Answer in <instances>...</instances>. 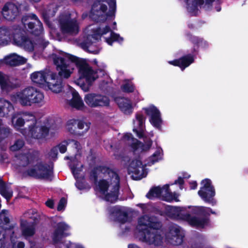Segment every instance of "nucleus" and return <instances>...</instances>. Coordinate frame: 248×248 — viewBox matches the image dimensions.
I'll return each mask as SVG.
<instances>
[{
	"label": "nucleus",
	"instance_id": "26",
	"mask_svg": "<svg viewBox=\"0 0 248 248\" xmlns=\"http://www.w3.org/2000/svg\"><path fill=\"white\" fill-rule=\"evenodd\" d=\"M69 226L64 222H60L57 225L52 238L55 242L58 241L64 235V232L67 230Z\"/></svg>",
	"mask_w": 248,
	"mask_h": 248
},
{
	"label": "nucleus",
	"instance_id": "24",
	"mask_svg": "<svg viewBox=\"0 0 248 248\" xmlns=\"http://www.w3.org/2000/svg\"><path fill=\"white\" fill-rule=\"evenodd\" d=\"M128 210L124 207H115L113 214L116 217V220L118 222L124 223L128 220Z\"/></svg>",
	"mask_w": 248,
	"mask_h": 248
},
{
	"label": "nucleus",
	"instance_id": "14",
	"mask_svg": "<svg viewBox=\"0 0 248 248\" xmlns=\"http://www.w3.org/2000/svg\"><path fill=\"white\" fill-rule=\"evenodd\" d=\"M70 167L73 174L76 179V187L79 190L89 189V186L85 185L82 181L83 173L82 171V165L77 160H73L70 164Z\"/></svg>",
	"mask_w": 248,
	"mask_h": 248
},
{
	"label": "nucleus",
	"instance_id": "35",
	"mask_svg": "<svg viewBox=\"0 0 248 248\" xmlns=\"http://www.w3.org/2000/svg\"><path fill=\"white\" fill-rule=\"evenodd\" d=\"M191 41L194 44L203 48L207 47L209 45L208 43L206 41L198 37H192Z\"/></svg>",
	"mask_w": 248,
	"mask_h": 248
},
{
	"label": "nucleus",
	"instance_id": "17",
	"mask_svg": "<svg viewBox=\"0 0 248 248\" xmlns=\"http://www.w3.org/2000/svg\"><path fill=\"white\" fill-rule=\"evenodd\" d=\"M147 115L150 116V122L155 127L160 128L162 121L159 110L154 105H150L144 108Z\"/></svg>",
	"mask_w": 248,
	"mask_h": 248
},
{
	"label": "nucleus",
	"instance_id": "53",
	"mask_svg": "<svg viewBox=\"0 0 248 248\" xmlns=\"http://www.w3.org/2000/svg\"><path fill=\"white\" fill-rule=\"evenodd\" d=\"M93 62L95 63V64H97V61L96 60H94L93 61Z\"/></svg>",
	"mask_w": 248,
	"mask_h": 248
},
{
	"label": "nucleus",
	"instance_id": "32",
	"mask_svg": "<svg viewBox=\"0 0 248 248\" xmlns=\"http://www.w3.org/2000/svg\"><path fill=\"white\" fill-rule=\"evenodd\" d=\"M0 86L2 90H8L11 87L8 76L0 72Z\"/></svg>",
	"mask_w": 248,
	"mask_h": 248
},
{
	"label": "nucleus",
	"instance_id": "11",
	"mask_svg": "<svg viewBox=\"0 0 248 248\" xmlns=\"http://www.w3.org/2000/svg\"><path fill=\"white\" fill-rule=\"evenodd\" d=\"M201 187L198 191V195L205 202L212 206L217 204V201L214 198L216 190L212 185V181L209 179H205L201 183Z\"/></svg>",
	"mask_w": 248,
	"mask_h": 248
},
{
	"label": "nucleus",
	"instance_id": "39",
	"mask_svg": "<svg viewBox=\"0 0 248 248\" xmlns=\"http://www.w3.org/2000/svg\"><path fill=\"white\" fill-rule=\"evenodd\" d=\"M24 145V142L22 140H17L14 144L11 146V150L13 151H16L20 149Z\"/></svg>",
	"mask_w": 248,
	"mask_h": 248
},
{
	"label": "nucleus",
	"instance_id": "5",
	"mask_svg": "<svg viewBox=\"0 0 248 248\" xmlns=\"http://www.w3.org/2000/svg\"><path fill=\"white\" fill-rule=\"evenodd\" d=\"M12 123L14 127L16 130H20L25 124L28 128L22 130L21 132L27 138L41 139L49 135L52 136L57 132L58 128L54 130L52 127L47 128L46 127L40 125L37 122L35 116L30 112H22L15 114L12 117Z\"/></svg>",
	"mask_w": 248,
	"mask_h": 248
},
{
	"label": "nucleus",
	"instance_id": "52",
	"mask_svg": "<svg viewBox=\"0 0 248 248\" xmlns=\"http://www.w3.org/2000/svg\"><path fill=\"white\" fill-rule=\"evenodd\" d=\"M32 0L36 2H37L40 1V0Z\"/></svg>",
	"mask_w": 248,
	"mask_h": 248
},
{
	"label": "nucleus",
	"instance_id": "55",
	"mask_svg": "<svg viewBox=\"0 0 248 248\" xmlns=\"http://www.w3.org/2000/svg\"><path fill=\"white\" fill-rule=\"evenodd\" d=\"M113 24H114V25L115 26H116V22H114Z\"/></svg>",
	"mask_w": 248,
	"mask_h": 248
},
{
	"label": "nucleus",
	"instance_id": "23",
	"mask_svg": "<svg viewBox=\"0 0 248 248\" xmlns=\"http://www.w3.org/2000/svg\"><path fill=\"white\" fill-rule=\"evenodd\" d=\"M193 62V57L192 55H187L178 60L169 61L168 63L174 66H178L183 70Z\"/></svg>",
	"mask_w": 248,
	"mask_h": 248
},
{
	"label": "nucleus",
	"instance_id": "28",
	"mask_svg": "<svg viewBox=\"0 0 248 248\" xmlns=\"http://www.w3.org/2000/svg\"><path fill=\"white\" fill-rule=\"evenodd\" d=\"M163 157V152L162 149L160 147H157L152 155L148 158L147 164L149 166L153 165L162 160Z\"/></svg>",
	"mask_w": 248,
	"mask_h": 248
},
{
	"label": "nucleus",
	"instance_id": "57",
	"mask_svg": "<svg viewBox=\"0 0 248 248\" xmlns=\"http://www.w3.org/2000/svg\"><path fill=\"white\" fill-rule=\"evenodd\" d=\"M50 33H51V34H52V33H53V31H50Z\"/></svg>",
	"mask_w": 248,
	"mask_h": 248
},
{
	"label": "nucleus",
	"instance_id": "4",
	"mask_svg": "<svg viewBox=\"0 0 248 248\" xmlns=\"http://www.w3.org/2000/svg\"><path fill=\"white\" fill-rule=\"evenodd\" d=\"M22 22L24 29H14L12 35L7 29L0 28V45H7L12 39L15 44L28 51L33 49L34 45L31 41L24 37L23 33L28 30L35 35H40L43 31L42 24L33 14L24 16L22 19Z\"/></svg>",
	"mask_w": 248,
	"mask_h": 248
},
{
	"label": "nucleus",
	"instance_id": "36",
	"mask_svg": "<svg viewBox=\"0 0 248 248\" xmlns=\"http://www.w3.org/2000/svg\"><path fill=\"white\" fill-rule=\"evenodd\" d=\"M122 88L124 92L130 93L134 91L135 88L131 81L125 80L122 86Z\"/></svg>",
	"mask_w": 248,
	"mask_h": 248
},
{
	"label": "nucleus",
	"instance_id": "38",
	"mask_svg": "<svg viewBox=\"0 0 248 248\" xmlns=\"http://www.w3.org/2000/svg\"><path fill=\"white\" fill-rule=\"evenodd\" d=\"M77 121L75 120H71L67 122L66 125L67 129L71 133H73L75 131L76 127Z\"/></svg>",
	"mask_w": 248,
	"mask_h": 248
},
{
	"label": "nucleus",
	"instance_id": "3",
	"mask_svg": "<svg viewBox=\"0 0 248 248\" xmlns=\"http://www.w3.org/2000/svg\"><path fill=\"white\" fill-rule=\"evenodd\" d=\"M161 226L160 223L156 218L150 217L147 215L143 216L138 220L136 237L140 241L154 246L160 245L166 239H171L173 245H178L182 242L179 227L177 225L171 226L165 238L164 232L159 229Z\"/></svg>",
	"mask_w": 248,
	"mask_h": 248
},
{
	"label": "nucleus",
	"instance_id": "41",
	"mask_svg": "<svg viewBox=\"0 0 248 248\" xmlns=\"http://www.w3.org/2000/svg\"><path fill=\"white\" fill-rule=\"evenodd\" d=\"M58 154V148H53L48 153V156L50 159H54L57 157Z\"/></svg>",
	"mask_w": 248,
	"mask_h": 248
},
{
	"label": "nucleus",
	"instance_id": "40",
	"mask_svg": "<svg viewBox=\"0 0 248 248\" xmlns=\"http://www.w3.org/2000/svg\"><path fill=\"white\" fill-rule=\"evenodd\" d=\"M77 125L79 129L83 130L85 132L89 128V124L82 121H77Z\"/></svg>",
	"mask_w": 248,
	"mask_h": 248
},
{
	"label": "nucleus",
	"instance_id": "58",
	"mask_svg": "<svg viewBox=\"0 0 248 248\" xmlns=\"http://www.w3.org/2000/svg\"><path fill=\"white\" fill-rule=\"evenodd\" d=\"M96 178L95 177L94 178V181H96Z\"/></svg>",
	"mask_w": 248,
	"mask_h": 248
},
{
	"label": "nucleus",
	"instance_id": "37",
	"mask_svg": "<svg viewBox=\"0 0 248 248\" xmlns=\"http://www.w3.org/2000/svg\"><path fill=\"white\" fill-rule=\"evenodd\" d=\"M61 248H84L82 245L77 244H72L70 241H66L64 243L61 244Z\"/></svg>",
	"mask_w": 248,
	"mask_h": 248
},
{
	"label": "nucleus",
	"instance_id": "18",
	"mask_svg": "<svg viewBox=\"0 0 248 248\" xmlns=\"http://www.w3.org/2000/svg\"><path fill=\"white\" fill-rule=\"evenodd\" d=\"M214 0H185L189 12L195 14L199 8L210 9Z\"/></svg>",
	"mask_w": 248,
	"mask_h": 248
},
{
	"label": "nucleus",
	"instance_id": "2",
	"mask_svg": "<svg viewBox=\"0 0 248 248\" xmlns=\"http://www.w3.org/2000/svg\"><path fill=\"white\" fill-rule=\"evenodd\" d=\"M54 63L57 66L60 76L68 78L73 72L75 63L78 69V78L75 81L84 91L89 90L92 83L97 78V72L87 63L84 59L77 57L65 52L52 55Z\"/></svg>",
	"mask_w": 248,
	"mask_h": 248
},
{
	"label": "nucleus",
	"instance_id": "47",
	"mask_svg": "<svg viewBox=\"0 0 248 248\" xmlns=\"http://www.w3.org/2000/svg\"><path fill=\"white\" fill-rule=\"evenodd\" d=\"M184 183L183 179L182 178H179L177 180L175 181V184H179L180 186L182 185Z\"/></svg>",
	"mask_w": 248,
	"mask_h": 248
},
{
	"label": "nucleus",
	"instance_id": "27",
	"mask_svg": "<svg viewBox=\"0 0 248 248\" xmlns=\"http://www.w3.org/2000/svg\"><path fill=\"white\" fill-rule=\"evenodd\" d=\"M4 62L11 66H16L25 63L26 59L16 54H13L6 57Z\"/></svg>",
	"mask_w": 248,
	"mask_h": 248
},
{
	"label": "nucleus",
	"instance_id": "43",
	"mask_svg": "<svg viewBox=\"0 0 248 248\" xmlns=\"http://www.w3.org/2000/svg\"><path fill=\"white\" fill-rule=\"evenodd\" d=\"M66 204V200L65 198H62L59 202L57 209L58 211H62L64 209Z\"/></svg>",
	"mask_w": 248,
	"mask_h": 248
},
{
	"label": "nucleus",
	"instance_id": "45",
	"mask_svg": "<svg viewBox=\"0 0 248 248\" xmlns=\"http://www.w3.org/2000/svg\"><path fill=\"white\" fill-rule=\"evenodd\" d=\"M189 185L190 189H195L197 187V183L196 181H191L189 182Z\"/></svg>",
	"mask_w": 248,
	"mask_h": 248
},
{
	"label": "nucleus",
	"instance_id": "49",
	"mask_svg": "<svg viewBox=\"0 0 248 248\" xmlns=\"http://www.w3.org/2000/svg\"><path fill=\"white\" fill-rule=\"evenodd\" d=\"M128 248H139V247L134 244H130L128 245Z\"/></svg>",
	"mask_w": 248,
	"mask_h": 248
},
{
	"label": "nucleus",
	"instance_id": "15",
	"mask_svg": "<svg viewBox=\"0 0 248 248\" xmlns=\"http://www.w3.org/2000/svg\"><path fill=\"white\" fill-rule=\"evenodd\" d=\"M128 172L134 180H140L146 176L147 171L140 160H133L128 169Z\"/></svg>",
	"mask_w": 248,
	"mask_h": 248
},
{
	"label": "nucleus",
	"instance_id": "42",
	"mask_svg": "<svg viewBox=\"0 0 248 248\" xmlns=\"http://www.w3.org/2000/svg\"><path fill=\"white\" fill-rule=\"evenodd\" d=\"M34 232L33 227H27L23 229V233L25 236H31Z\"/></svg>",
	"mask_w": 248,
	"mask_h": 248
},
{
	"label": "nucleus",
	"instance_id": "56",
	"mask_svg": "<svg viewBox=\"0 0 248 248\" xmlns=\"http://www.w3.org/2000/svg\"><path fill=\"white\" fill-rule=\"evenodd\" d=\"M5 221L8 222V221H7V218H5Z\"/></svg>",
	"mask_w": 248,
	"mask_h": 248
},
{
	"label": "nucleus",
	"instance_id": "1",
	"mask_svg": "<svg viewBox=\"0 0 248 248\" xmlns=\"http://www.w3.org/2000/svg\"><path fill=\"white\" fill-rule=\"evenodd\" d=\"M116 8V0H99L94 2L90 16L96 23L88 26L83 31L81 46L84 49L93 54L98 53L99 49L96 43L102 36L109 45H112L114 41H123L122 37L111 32L108 27L109 21L114 18Z\"/></svg>",
	"mask_w": 248,
	"mask_h": 248
},
{
	"label": "nucleus",
	"instance_id": "21",
	"mask_svg": "<svg viewBox=\"0 0 248 248\" xmlns=\"http://www.w3.org/2000/svg\"><path fill=\"white\" fill-rule=\"evenodd\" d=\"M145 120L144 116L140 113H137L135 119L133 120V131L137 133L139 138L143 136Z\"/></svg>",
	"mask_w": 248,
	"mask_h": 248
},
{
	"label": "nucleus",
	"instance_id": "51",
	"mask_svg": "<svg viewBox=\"0 0 248 248\" xmlns=\"http://www.w3.org/2000/svg\"><path fill=\"white\" fill-rule=\"evenodd\" d=\"M3 63V61H0V65H1Z\"/></svg>",
	"mask_w": 248,
	"mask_h": 248
},
{
	"label": "nucleus",
	"instance_id": "6",
	"mask_svg": "<svg viewBox=\"0 0 248 248\" xmlns=\"http://www.w3.org/2000/svg\"><path fill=\"white\" fill-rule=\"evenodd\" d=\"M170 211L174 217L187 221L190 225L199 228L207 226L209 219L207 216L216 212L209 207L204 206L170 207Z\"/></svg>",
	"mask_w": 248,
	"mask_h": 248
},
{
	"label": "nucleus",
	"instance_id": "46",
	"mask_svg": "<svg viewBox=\"0 0 248 248\" xmlns=\"http://www.w3.org/2000/svg\"><path fill=\"white\" fill-rule=\"evenodd\" d=\"M46 205L47 206L49 207V208H52L53 207L54 203L53 202L52 200H48L46 203Z\"/></svg>",
	"mask_w": 248,
	"mask_h": 248
},
{
	"label": "nucleus",
	"instance_id": "12",
	"mask_svg": "<svg viewBox=\"0 0 248 248\" xmlns=\"http://www.w3.org/2000/svg\"><path fill=\"white\" fill-rule=\"evenodd\" d=\"M59 23L63 33L76 35L79 31V26L76 18H72L69 14L61 16Z\"/></svg>",
	"mask_w": 248,
	"mask_h": 248
},
{
	"label": "nucleus",
	"instance_id": "13",
	"mask_svg": "<svg viewBox=\"0 0 248 248\" xmlns=\"http://www.w3.org/2000/svg\"><path fill=\"white\" fill-rule=\"evenodd\" d=\"M123 141L131 146L133 151L137 154L148 150L152 144V140H149L143 144L132 137L130 134H125L123 137Z\"/></svg>",
	"mask_w": 248,
	"mask_h": 248
},
{
	"label": "nucleus",
	"instance_id": "31",
	"mask_svg": "<svg viewBox=\"0 0 248 248\" xmlns=\"http://www.w3.org/2000/svg\"><path fill=\"white\" fill-rule=\"evenodd\" d=\"M67 145L71 146H73L76 149H77L78 146V143L74 140H69L68 141H64L61 143L59 145L58 147H57L58 148V149H59V151L61 153H64L66 151V146Z\"/></svg>",
	"mask_w": 248,
	"mask_h": 248
},
{
	"label": "nucleus",
	"instance_id": "10",
	"mask_svg": "<svg viewBox=\"0 0 248 248\" xmlns=\"http://www.w3.org/2000/svg\"><path fill=\"white\" fill-rule=\"evenodd\" d=\"M169 187L168 185H165L162 187L159 186L154 187L147 194L146 197L151 200L159 198L167 202L178 201V195L175 193L170 192Z\"/></svg>",
	"mask_w": 248,
	"mask_h": 248
},
{
	"label": "nucleus",
	"instance_id": "48",
	"mask_svg": "<svg viewBox=\"0 0 248 248\" xmlns=\"http://www.w3.org/2000/svg\"><path fill=\"white\" fill-rule=\"evenodd\" d=\"M17 247L18 248H23L24 247V244L22 242H19L17 244Z\"/></svg>",
	"mask_w": 248,
	"mask_h": 248
},
{
	"label": "nucleus",
	"instance_id": "8",
	"mask_svg": "<svg viewBox=\"0 0 248 248\" xmlns=\"http://www.w3.org/2000/svg\"><path fill=\"white\" fill-rule=\"evenodd\" d=\"M22 166L27 165L23 172L25 176H30L36 178H47L52 174V165H44L37 153L29 152L19 156Z\"/></svg>",
	"mask_w": 248,
	"mask_h": 248
},
{
	"label": "nucleus",
	"instance_id": "16",
	"mask_svg": "<svg viewBox=\"0 0 248 248\" xmlns=\"http://www.w3.org/2000/svg\"><path fill=\"white\" fill-rule=\"evenodd\" d=\"M48 77L44 87H46L52 92L58 93L62 89V79L56 74L50 71L48 73Z\"/></svg>",
	"mask_w": 248,
	"mask_h": 248
},
{
	"label": "nucleus",
	"instance_id": "29",
	"mask_svg": "<svg viewBox=\"0 0 248 248\" xmlns=\"http://www.w3.org/2000/svg\"><path fill=\"white\" fill-rule=\"evenodd\" d=\"M13 107L8 101L0 99V115L4 116L7 114L9 112L12 110Z\"/></svg>",
	"mask_w": 248,
	"mask_h": 248
},
{
	"label": "nucleus",
	"instance_id": "54",
	"mask_svg": "<svg viewBox=\"0 0 248 248\" xmlns=\"http://www.w3.org/2000/svg\"><path fill=\"white\" fill-rule=\"evenodd\" d=\"M189 175H187V176H185V178H189Z\"/></svg>",
	"mask_w": 248,
	"mask_h": 248
},
{
	"label": "nucleus",
	"instance_id": "30",
	"mask_svg": "<svg viewBox=\"0 0 248 248\" xmlns=\"http://www.w3.org/2000/svg\"><path fill=\"white\" fill-rule=\"evenodd\" d=\"M84 101L86 104L92 108L97 107V94L89 93L84 97Z\"/></svg>",
	"mask_w": 248,
	"mask_h": 248
},
{
	"label": "nucleus",
	"instance_id": "34",
	"mask_svg": "<svg viewBox=\"0 0 248 248\" xmlns=\"http://www.w3.org/2000/svg\"><path fill=\"white\" fill-rule=\"evenodd\" d=\"M0 192L7 199H10L13 194L11 189L7 188L3 183L0 184Z\"/></svg>",
	"mask_w": 248,
	"mask_h": 248
},
{
	"label": "nucleus",
	"instance_id": "9",
	"mask_svg": "<svg viewBox=\"0 0 248 248\" xmlns=\"http://www.w3.org/2000/svg\"><path fill=\"white\" fill-rule=\"evenodd\" d=\"M44 98L42 93L31 87L21 90L12 96L13 100L24 106H31L33 104L42 105Z\"/></svg>",
	"mask_w": 248,
	"mask_h": 248
},
{
	"label": "nucleus",
	"instance_id": "25",
	"mask_svg": "<svg viewBox=\"0 0 248 248\" xmlns=\"http://www.w3.org/2000/svg\"><path fill=\"white\" fill-rule=\"evenodd\" d=\"M50 71L48 70L35 72L31 75V78L33 82L45 86L48 77L47 74Z\"/></svg>",
	"mask_w": 248,
	"mask_h": 248
},
{
	"label": "nucleus",
	"instance_id": "20",
	"mask_svg": "<svg viewBox=\"0 0 248 248\" xmlns=\"http://www.w3.org/2000/svg\"><path fill=\"white\" fill-rule=\"evenodd\" d=\"M2 14L5 19L8 20H12L16 18L18 14V7L13 3H8L4 6Z\"/></svg>",
	"mask_w": 248,
	"mask_h": 248
},
{
	"label": "nucleus",
	"instance_id": "19",
	"mask_svg": "<svg viewBox=\"0 0 248 248\" xmlns=\"http://www.w3.org/2000/svg\"><path fill=\"white\" fill-rule=\"evenodd\" d=\"M115 101L123 113L126 115L132 113L135 105L131 100L125 97H117L115 99Z\"/></svg>",
	"mask_w": 248,
	"mask_h": 248
},
{
	"label": "nucleus",
	"instance_id": "22",
	"mask_svg": "<svg viewBox=\"0 0 248 248\" xmlns=\"http://www.w3.org/2000/svg\"><path fill=\"white\" fill-rule=\"evenodd\" d=\"M72 98L69 101V105L77 109L82 110L85 108V106L78 93L73 88L71 89Z\"/></svg>",
	"mask_w": 248,
	"mask_h": 248
},
{
	"label": "nucleus",
	"instance_id": "44",
	"mask_svg": "<svg viewBox=\"0 0 248 248\" xmlns=\"http://www.w3.org/2000/svg\"><path fill=\"white\" fill-rule=\"evenodd\" d=\"M137 206L141 208L144 213L149 211L151 209V205L145 204H138Z\"/></svg>",
	"mask_w": 248,
	"mask_h": 248
},
{
	"label": "nucleus",
	"instance_id": "7",
	"mask_svg": "<svg viewBox=\"0 0 248 248\" xmlns=\"http://www.w3.org/2000/svg\"><path fill=\"white\" fill-rule=\"evenodd\" d=\"M100 178H103L96 184V190L107 201L111 202L117 201L119 188V177L113 170L103 167L98 174Z\"/></svg>",
	"mask_w": 248,
	"mask_h": 248
},
{
	"label": "nucleus",
	"instance_id": "50",
	"mask_svg": "<svg viewBox=\"0 0 248 248\" xmlns=\"http://www.w3.org/2000/svg\"><path fill=\"white\" fill-rule=\"evenodd\" d=\"M220 10H221V8H220V7L219 6H217V12L220 11Z\"/></svg>",
	"mask_w": 248,
	"mask_h": 248
},
{
	"label": "nucleus",
	"instance_id": "59",
	"mask_svg": "<svg viewBox=\"0 0 248 248\" xmlns=\"http://www.w3.org/2000/svg\"><path fill=\"white\" fill-rule=\"evenodd\" d=\"M7 212V211H3V213H5V212Z\"/></svg>",
	"mask_w": 248,
	"mask_h": 248
},
{
	"label": "nucleus",
	"instance_id": "33",
	"mask_svg": "<svg viewBox=\"0 0 248 248\" xmlns=\"http://www.w3.org/2000/svg\"><path fill=\"white\" fill-rule=\"evenodd\" d=\"M97 107L108 106L109 104V100L106 96L97 94Z\"/></svg>",
	"mask_w": 248,
	"mask_h": 248
}]
</instances>
